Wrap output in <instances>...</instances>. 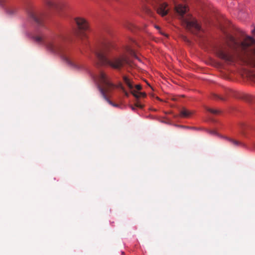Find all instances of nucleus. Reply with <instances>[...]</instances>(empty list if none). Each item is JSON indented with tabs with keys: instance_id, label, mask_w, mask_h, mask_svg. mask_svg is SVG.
I'll return each mask as SVG.
<instances>
[{
	"instance_id": "16",
	"label": "nucleus",
	"mask_w": 255,
	"mask_h": 255,
	"mask_svg": "<svg viewBox=\"0 0 255 255\" xmlns=\"http://www.w3.org/2000/svg\"><path fill=\"white\" fill-rule=\"evenodd\" d=\"M47 5L51 7H55L57 8V5L52 1H48L47 2Z\"/></svg>"
},
{
	"instance_id": "9",
	"label": "nucleus",
	"mask_w": 255,
	"mask_h": 255,
	"mask_svg": "<svg viewBox=\"0 0 255 255\" xmlns=\"http://www.w3.org/2000/svg\"><path fill=\"white\" fill-rule=\"evenodd\" d=\"M167 6V4L166 3H163L161 4L157 10L158 13L161 15L162 16L166 15L168 12V10L166 9Z\"/></svg>"
},
{
	"instance_id": "7",
	"label": "nucleus",
	"mask_w": 255,
	"mask_h": 255,
	"mask_svg": "<svg viewBox=\"0 0 255 255\" xmlns=\"http://www.w3.org/2000/svg\"><path fill=\"white\" fill-rule=\"evenodd\" d=\"M28 14L30 18L33 20L38 25L42 26V15L40 13H37L32 10L28 12Z\"/></svg>"
},
{
	"instance_id": "22",
	"label": "nucleus",
	"mask_w": 255,
	"mask_h": 255,
	"mask_svg": "<svg viewBox=\"0 0 255 255\" xmlns=\"http://www.w3.org/2000/svg\"><path fill=\"white\" fill-rule=\"evenodd\" d=\"M252 32L254 35H255V27L252 30Z\"/></svg>"
},
{
	"instance_id": "24",
	"label": "nucleus",
	"mask_w": 255,
	"mask_h": 255,
	"mask_svg": "<svg viewBox=\"0 0 255 255\" xmlns=\"http://www.w3.org/2000/svg\"><path fill=\"white\" fill-rule=\"evenodd\" d=\"M155 27H156V28H157V29H159V27L158 26H155Z\"/></svg>"
},
{
	"instance_id": "17",
	"label": "nucleus",
	"mask_w": 255,
	"mask_h": 255,
	"mask_svg": "<svg viewBox=\"0 0 255 255\" xmlns=\"http://www.w3.org/2000/svg\"><path fill=\"white\" fill-rule=\"evenodd\" d=\"M229 141L232 143L233 144L235 145H241L242 143L239 142V141H237V140H235L234 139H229Z\"/></svg>"
},
{
	"instance_id": "8",
	"label": "nucleus",
	"mask_w": 255,
	"mask_h": 255,
	"mask_svg": "<svg viewBox=\"0 0 255 255\" xmlns=\"http://www.w3.org/2000/svg\"><path fill=\"white\" fill-rule=\"evenodd\" d=\"M75 22L79 30L86 31L89 29V24L87 21L82 17H77L75 19Z\"/></svg>"
},
{
	"instance_id": "11",
	"label": "nucleus",
	"mask_w": 255,
	"mask_h": 255,
	"mask_svg": "<svg viewBox=\"0 0 255 255\" xmlns=\"http://www.w3.org/2000/svg\"><path fill=\"white\" fill-rule=\"evenodd\" d=\"M126 51L127 53L131 55V56H133L135 59H137L138 61H140V60L139 59V58L136 56L135 54L134 51L132 49H131L130 47L128 46L126 48Z\"/></svg>"
},
{
	"instance_id": "6",
	"label": "nucleus",
	"mask_w": 255,
	"mask_h": 255,
	"mask_svg": "<svg viewBox=\"0 0 255 255\" xmlns=\"http://www.w3.org/2000/svg\"><path fill=\"white\" fill-rule=\"evenodd\" d=\"M217 55L221 59L227 62H232L234 61V58L233 56L229 52L225 51L222 49H219L216 52Z\"/></svg>"
},
{
	"instance_id": "14",
	"label": "nucleus",
	"mask_w": 255,
	"mask_h": 255,
	"mask_svg": "<svg viewBox=\"0 0 255 255\" xmlns=\"http://www.w3.org/2000/svg\"><path fill=\"white\" fill-rule=\"evenodd\" d=\"M206 109L208 112L215 115H217L220 113V111L217 109H213L208 107L206 108Z\"/></svg>"
},
{
	"instance_id": "12",
	"label": "nucleus",
	"mask_w": 255,
	"mask_h": 255,
	"mask_svg": "<svg viewBox=\"0 0 255 255\" xmlns=\"http://www.w3.org/2000/svg\"><path fill=\"white\" fill-rule=\"evenodd\" d=\"M132 94L136 98H139L140 97H144L146 96V94L144 92H138L135 90L131 91Z\"/></svg>"
},
{
	"instance_id": "21",
	"label": "nucleus",
	"mask_w": 255,
	"mask_h": 255,
	"mask_svg": "<svg viewBox=\"0 0 255 255\" xmlns=\"http://www.w3.org/2000/svg\"><path fill=\"white\" fill-rule=\"evenodd\" d=\"M135 87L138 91H139L141 89V86L140 85H136L135 86Z\"/></svg>"
},
{
	"instance_id": "19",
	"label": "nucleus",
	"mask_w": 255,
	"mask_h": 255,
	"mask_svg": "<svg viewBox=\"0 0 255 255\" xmlns=\"http://www.w3.org/2000/svg\"><path fill=\"white\" fill-rule=\"evenodd\" d=\"M6 0H0V6H3Z\"/></svg>"
},
{
	"instance_id": "2",
	"label": "nucleus",
	"mask_w": 255,
	"mask_h": 255,
	"mask_svg": "<svg viewBox=\"0 0 255 255\" xmlns=\"http://www.w3.org/2000/svg\"><path fill=\"white\" fill-rule=\"evenodd\" d=\"M176 11L180 15L182 25L190 32L196 34L201 30L200 25L197 20L191 16L184 17L185 14L188 10L186 6L179 4L175 7Z\"/></svg>"
},
{
	"instance_id": "3",
	"label": "nucleus",
	"mask_w": 255,
	"mask_h": 255,
	"mask_svg": "<svg viewBox=\"0 0 255 255\" xmlns=\"http://www.w3.org/2000/svg\"><path fill=\"white\" fill-rule=\"evenodd\" d=\"M98 62L97 64L104 66H111V45L110 43H104L95 52Z\"/></svg>"
},
{
	"instance_id": "5",
	"label": "nucleus",
	"mask_w": 255,
	"mask_h": 255,
	"mask_svg": "<svg viewBox=\"0 0 255 255\" xmlns=\"http://www.w3.org/2000/svg\"><path fill=\"white\" fill-rule=\"evenodd\" d=\"M126 64L132 66V62L126 56L123 55L113 59V68L121 69Z\"/></svg>"
},
{
	"instance_id": "15",
	"label": "nucleus",
	"mask_w": 255,
	"mask_h": 255,
	"mask_svg": "<svg viewBox=\"0 0 255 255\" xmlns=\"http://www.w3.org/2000/svg\"><path fill=\"white\" fill-rule=\"evenodd\" d=\"M17 9L16 8H8L7 9L6 11L9 14H13L16 13Z\"/></svg>"
},
{
	"instance_id": "10",
	"label": "nucleus",
	"mask_w": 255,
	"mask_h": 255,
	"mask_svg": "<svg viewBox=\"0 0 255 255\" xmlns=\"http://www.w3.org/2000/svg\"><path fill=\"white\" fill-rule=\"evenodd\" d=\"M124 81L126 84L128 86V88L131 90V91L132 90H134L133 89V85L129 79H128L127 77H124Z\"/></svg>"
},
{
	"instance_id": "18",
	"label": "nucleus",
	"mask_w": 255,
	"mask_h": 255,
	"mask_svg": "<svg viewBox=\"0 0 255 255\" xmlns=\"http://www.w3.org/2000/svg\"><path fill=\"white\" fill-rule=\"evenodd\" d=\"M213 96L215 97V98H217V99H219L221 100H224V99L217 95H216V94H214L213 95Z\"/></svg>"
},
{
	"instance_id": "13",
	"label": "nucleus",
	"mask_w": 255,
	"mask_h": 255,
	"mask_svg": "<svg viewBox=\"0 0 255 255\" xmlns=\"http://www.w3.org/2000/svg\"><path fill=\"white\" fill-rule=\"evenodd\" d=\"M190 115H191V113L189 111H188L185 109H183L180 112L181 116L183 118H187Z\"/></svg>"
},
{
	"instance_id": "20",
	"label": "nucleus",
	"mask_w": 255,
	"mask_h": 255,
	"mask_svg": "<svg viewBox=\"0 0 255 255\" xmlns=\"http://www.w3.org/2000/svg\"><path fill=\"white\" fill-rule=\"evenodd\" d=\"M122 89L123 92L125 93V95L127 97L128 96V93L125 90V88L122 87Z\"/></svg>"
},
{
	"instance_id": "4",
	"label": "nucleus",
	"mask_w": 255,
	"mask_h": 255,
	"mask_svg": "<svg viewBox=\"0 0 255 255\" xmlns=\"http://www.w3.org/2000/svg\"><path fill=\"white\" fill-rule=\"evenodd\" d=\"M98 80L100 82L99 88L103 97L105 100L111 105L112 101L110 100V97L112 85L109 79L108 78L106 74L102 72L100 73Z\"/></svg>"
},
{
	"instance_id": "23",
	"label": "nucleus",
	"mask_w": 255,
	"mask_h": 255,
	"mask_svg": "<svg viewBox=\"0 0 255 255\" xmlns=\"http://www.w3.org/2000/svg\"><path fill=\"white\" fill-rule=\"evenodd\" d=\"M113 106L117 107V105L113 103Z\"/></svg>"
},
{
	"instance_id": "1",
	"label": "nucleus",
	"mask_w": 255,
	"mask_h": 255,
	"mask_svg": "<svg viewBox=\"0 0 255 255\" xmlns=\"http://www.w3.org/2000/svg\"><path fill=\"white\" fill-rule=\"evenodd\" d=\"M33 38L38 44H44L48 51L59 55L69 66L74 68L78 67L70 58V53L64 44L65 37L63 36L56 35L45 38L40 34L33 36Z\"/></svg>"
}]
</instances>
